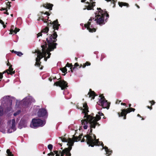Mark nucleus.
Masks as SVG:
<instances>
[{
	"label": "nucleus",
	"mask_w": 156,
	"mask_h": 156,
	"mask_svg": "<svg viewBox=\"0 0 156 156\" xmlns=\"http://www.w3.org/2000/svg\"><path fill=\"white\" fill-rule=\"evenodd\" d=\"M54 85L59 86L61 88L62 90L66 88L67 87V83L64 80H61L56 82Z\"/></svg>",
	"instance_id": "1a4fd4ad"
},
{
	"label": "nucleus",
	"mask_w": 156,
	"mask_h": 156,
	"mask_svg": "<svg viewBox=\"0 0 156 156\" xmlns=\"http://www.w3.org/2000/svg\"><path fill=\"white\" fill-rule=\"evenodd\" d=\"M28 100H27V99H26V98H24L23 99V102H26V101L27 102H26L23 103V104H24V105H28L29 104V103L28 102H27Z\"/></svg>",
	"instance_id": "393cba45"
},
{
	"label": "nucleus",
	"mask_w": 156,
	"mask_h": 156,
	"mask_svg": "<svg viewBox=\"0 0 156 156\" xmlns=\"http://www.w3.org/2000/svg\"><path fill=\"white\" fill-rule=\"evenodd\" d=\"M121 101H116V104H119V103Z\"/></svg>",
	"instance_id": "58836bf2"
},
{
	"label": "nucleus",
	"mask_w": 156,
	"mask_h": 156,
	"mask_svg": "<svg viewBox=\"0 0 156 156\" xmlns=\"http://www.w3.org/2000/svg\"><path fill=\"white\" fill-rule=\"evenodd\" d=\"M10 2H8L7 4V7L9 9H10V7H11V5H10Z\"/></svg>",
	"instance_id": "7c9ffc66"
},
{
	"label": "nucleus",
	"mask_w": 156,
	"mask_h": 156,
	"mask_svg": "<svg viewBox=\"0 0 156 156\" xmlns=\"http://www.w3.org/2000/svg\"><path fill=\"white\" fill-rule=\"evenodd\" d=\"M137 115V116H138V117H141L140 115H139V114H138Z\"/></svg>",
	"instance_id": "de8ad7c7"
},
{
	"label": "nucleus",
	"mask_w": 156,
	"mask_h": 156,
	"mask_svg": "<svg viewBox=\"0 0 156 156\" xmlns=\"http://www.w3.org/2000/svg\"><path fill=\"white\" fill-rule=\"evenodd\" d=\"M142 120H144V119L143 118H142Z\"/></svg>",
	"instance_id": "13d9d810"
},
{
	"label": "nucleus",
	"mask_w": 156,
	"mask_h": 156,
	"mask_svg": "<svg viewBox=\"0 0 156 156\" xmlns=\"http://www.w3.org/2000/svg\"><path fill=\"white\" fill-rule=\"evenodd\" d=\"M6 10V9H5V8H2V9H1V10Z\"/></svg>",
	"instance_id": "49530a36"
},
{
	"label": "nucleus",
	"mask_w": 156,
	"mask_h": 156,
	"mask_svg": "<svg viewBox=\"0 0 156 156\" xmlns=\"http://www.w3.org/2000/svg\"><path fill=\"white\" fill-rule=\"evenodd\" d=\"M15 0H12V1H14Z\"/></svg>",
	"instance_id": "bf43d9fd"
},
{
	"label": "nucleus",
	"mask_w": 156,
	"mask_h": 156,
	"mask_svg": "<svg viewBox=\"0 0 156 156\" xmlns=\"http://www.w3.org/2000/svg\"><path fill=\"white\" fill-rule=\"evenodd\" d=\"M104 148L107 154H108V155H107V156H109L112 153V151H109L108 149V147L106 146Z\"/></svg>",
	"instance_id": "4be33fe9"
},
{
	"label": "nucleus",
	"mask_w": 156,
	"mask_h": 156,
	"mask_svg": "<svg viewBox=\"0 0 156 156\" xmlns=\"http://www.w3.org/2000/svg\"><path fill=\"white\" fill-rule=\"evenodd\" d=\"M131 106V104H129V107H130Z\"/></svg>",
	"instance_id": "3c124183"
},
{
	"label": "nucleus",
	"mask_w": 156,
	"mask_h": 156,
	"mask_svg": "<svg viewBox=\"0 0 156 156\" xmlns=\"http://www.w3.org/2000/svg\"><path fill=\"white\" fill-rule=\"evenodd\" d=\"M119 6L122 7V6H125L128 7L129 5L128 3L123 2H119Z\"/></svg>",
	"instance_id": "5701e85b"
},
{
	"label": "nucleus",
	"mask_w": 156,
	"mask_h": 156,
	"mask_svg": "<svg viewBox=\"0 0 156 156\" xmlns=\"http://www.w3.org/2000/svg\"><path fill=\"white\" fill-rule=\"evenodd\" d=\"M98 11L95 13V21L98 24L102 23L104 21V17L106 16L107 17L108 16V14L106 13L105 11L102 10L100 8H97Z\"/></svg>",
	"instance_id": "20e7f679"
},
{
	"label": "nucleus",
	"mask_w": 156,
	"mask_h": 156,
	"mask_svg": "<svg viewBox=\"0 0 156 156\" xmlns=\"http://www.w3.org/2000/svg\"><path fill=\"white\" fill-rule=\"evenodd\" d=\"M6 14L8 15L9 14V13L7 12V10H6V11L5 12H4Z\"/></svg>",
	"instance_id": "37998d69"
},
{
	"label": "nucleus",
	"mask_w": 156,
	"mask_h": 156,
	"mask_svg": "<svg viewBox=\"0 0 156 156\" xmlns=\"http://www.w3.org/2000/svg\"><path fill=\"white\" fill-rule=\"evenodd\" d=\"M43 12H41V13L39 14L38 15V18L37 19L38 21H40V20H41L44 22V23L47 22V20H48L49 17L48 16H47V18H44V16L43 15H46L47 16H49L50 15V14H49L48 12H46L42 14Z\"/></svg>",
	"instance_id": "9d476101"
},
{
	"label": "nucleus",
	"mask_w": 156,
	"mask_h": 156,
	"mask_svg": "<svg viewBox=\"0 0 156 156\" xmlns=\"http://www.w3.org/2000/svg\"><path fill=\"white\" fill-rule=\"evenodd\" d=\"M12 52H14V53H16V54H17V52H18L16 51H14V50H12Z\"/></svg>",
	"instance_id": "a19ab883"
},
{
	"label": "nucleus",
	"mask_w": 156,
	"mask_h": 156,
	"mask_svg": "<svg viewBox=\"0 0 156 156\" xmlns=\"http://www.w3.org/2000/svg\"><path fill=\"white\" fill-rule=\"evenodd\" d=\"M72 69V68L71 67V68H70V69H71V71L72 72H73V70L72 69Z\"/></svg>",
	"instance_id": "09e8293b"
},
{
	"label": "nucleus",
	"mask_w": 156,
	"mask_h": 156,
	"mask_svg": "<svg viewBox=\"0 0 156 156\" xmlns=\"http://www.w3.org/2000/svg\"><path fill=\"white\" fill-rule=\"evenodd\" d=\"M100 98H104V97L103 96V94H100L99 96Z\"/></svg>",
	"instance_id": "4c0bfd02"
},
{
	"label": "nucleus",
	"mask_w": 156,
	"mask_h": 156,
	"mask_svg": "<svg viewBox=\"0 0 156 156\" xmlns=\"http://www.w3.org/2000/svg\"><path fill=\"white\" fill-rule=\"evenodd\" d=\"M121 105H126V103H121Z\"/></svg>",
	"instance_id": "a18cd8bd"
},
{
	"label": "nucleus",
	"mask_w": 156,
	"mask_h": 156,
	"mask_svg": "<svg viewBox=\"0 0 156 156\" xmlns=\"http://www.w3.org/2000/svg\"><path fill=\"white\" fill-rule=\"evenodd\" d=\"M34 108H37V109H38L39 108V106H36L34 107Z\"/></svg>",
	"instance_id": "79ce46f5"
},
{
	"label": "nucleus",
	"mask_w": 156,
	"mask_h": 156,
	"mask_svg": "<svg viewBox=\"0 0 156 156\" xmlns=\"http://www.w3.org/2000/svg\"><path fill=\"white\" fill-rule=\"evenodd\" d=\"M7 62H8L7 63V65L8 66H9V69L6 70L5 71L3 72V73L6 72L8 74H9L11 75H12L15 72L14 71H13V69L12 68V65L10 64L8 61Z\"/></svg>",
	"instance_id": "ddd939ff"
},
{
	"label": "nucleus",
	"mask_w": 156,
	"mask_h": 156,
	"mask_svg": "<svg viewBox=\"0 0 156 156\" xmlns=\"http://www.w3.org/2000/svg\"><path fill=\"white\" fill-rule=\"evenodd\" d=\"M98 114L100 116H102V115H103V114L101 112H98Z\"/></svg>",
	"instance_id": "c9c22d12"
},
{
	"label": "nucleus",
	"mask_w": 156,
	"mask_h": 156,
	"mask_svg": "<svg viewBox=\"0 0 156 156\" xmlns=\"http://www.w3.org/2000/svg\"><path fill=\"white\" fill-rule=\"evenodd\" d=\"M92 20V19L90 18L87 24H85L84 26L90 32H95L96 31V29L95 28H91V27H90V21Z\"/></svg>",
	"instance_id": "f8f14e48"
},
{
	"label": "nucleus",
	"mask_w": 156,
	"mask_h": 156,
	"mask_svg": "<svg viewBox=\"0 0 156 156\" xmlns=\"http://www.w3.org/2000/svg\"><path fill=\"white\" fill-rule=\"evenodd\" d=\"M102 144V147H103V146H104V145H103V144Z\"/></svg>",
	"instance_id": "4d7b16f0"
},
{
	"label": "nucleus",
	"mask_w": 156,
	"mask_h": 156,
	"mask_svg": "<svg viewBox=\"0 0 156 156\" xmlns=\"http://www.w3.org/2000/svg\"><path fill=\"white\" fill-rule=\"evenodd\" d=\"M20 29L19 28H18L16 27L15 28L14 30H13L12 29H11L10 30V33H9L10 34H12L13 33H14L15 34H16L17 32H19Z\"/></svg>",
	"instance_id": "412c9836"
},
{
	"label": "nucleus",
	"mask_w": 156,
	"mask_h": 156,
	"mask_svg": "<svg viewBox=\"0 0 156 156\" xmlns=\"http://www.w3.org/2000/svg\"><path fill=\"white\" fill-rule=\"evenodd\" d=\"M136 5L137 7H138V8H139L140 7L138 5Z\"/></svg>",
	"instance_id": "8fccbe9b"
},
{
	"label": "nucleus",
	"mask_w": 156,
	"mask_h": 156,
	"mask_svg": "<svg viewBox=\"0 0 156 156\" xmlns=\"http://www.w3.org/2000/svg\"><path fill=\"white\" fill-rule=\"evenodd\" d=\"M2 77H3V74L2 73H0V81L2 79Z\"/></svg>",
	"instance_id": "f704fd0d"
},
{
	"label": "nucleus",
	"mask_w": 156,
	"mask_h": 156,
	"mask_svg": "<svg viewBox=\"0 0 156 156\" xmlns=\"http://www.w3.org/2000/svg\"><path fill=\"white\" fill-rule=\"evenodd\" d=\"M155 20H156V19Z\"/></svg>",
	"instance_id": "052dcab7"
},
{
	"label": "nucleus",
	"mask_w": 156,
	"mask_h": 156,
	"mask_svg": "<svg viewBox=\"0 0 156 156\" xmlns=\"http://www.w3.org/2000/svg\"><path fill=\"white\" fill-rule=\"evenodd\" d=\"M82 134H80L78 137H76L73 135V140L70 138H69L68 140L65 138H62L61 137L59 138L61 139L62 141L64 142H68L67 145L69 146L68 148H66L64 150L58 151H55L54 152L56 154L55 156H71V154L70 151L72 148V146L74 144V142H77L80 140L82 136Z\"/></svg>",
	"instance_id": "7ed1b4c3"
},
{
	"label": "nucleus",
	"mask_w": 156,
	"mask_h": 156,
	"mask_svg": "<svg viewBox=\"0 0 156 156\" xmlns=\"http://www.w3.org/2000/svg\"><path fill=\"white\" fill-rule=\"evenodd\" d=\"M11 16H13V15L12 14H11Z\"/></svg>",
	"instance_id": "5fc2aeb1"
},
{
	"label": "nucleus",
	"mask_w": 156,
	"mask_h": 156,
	"mask_svg": "<svg viewBox=\"0 0 156 156\" xmlns=\"http://www.w3.org/2000/svg\"><path fill=\"white\" fill-rule=\"evenodd\" d=\"M53 5L50 3H45L43 5V7L47 9H50V10L52 9V8Z\"/></svg>",
	"instance_id": "6ab92c4d"
},
{
	"label": "nucleus",
	"mask_w": 156,
	"mask_h": 156,
	"mask_svg": "<svg viewBox=\"0 0 156 156\" xmlns=\"http://www.w3.org/2000/svg\"><path fill=\"white\" fill-rule=\"evenodd\" d=\"M90 63L88 62H86L85 64H83V65H81V66L83 68H85L87 66H90Z\"/></svg>",
	"instance_id": "b1692460"
},
{
	"label": "nucleus",
	"mask_w": 156,
	"mask_h": 156,
	"mask_svg": "<svg viewBox=\"0 0 156 156\" xmlns=\"http://www.w3.org/2000/svg\"><path fill=\"white\" fill-rule=\"evenodd\" d=\"M45 152H44L43 153V154H45Z\"/></svg>",
	"instance_id": "6e6d98bb"
},
{
	"label": "nucleus",
	"mask_w": 156,
	"mask_h": 156,
	"mask_svg": "<svg viewBox=\"0 0 156 156\" xmlns=\"http://www.w3.org/2000/svg\"><path fill=\"white\" fill-rule=\"evenodd\" d=\"M147 107L148 108H149L150 110H151L152 109V107H150L149 106H147Z\"/></svg>",
	"instance_id": "e433bc0d"
},
{
	"label": "nucleus",
	"mask_w": 156,
	"mask_h": 156,
	"mask_svg": "<svg viewBox=\"0 0 156 156\" xmlns=\"http://www.w3.org/2000/svg\"><path fill=\"white\" fill-rule=\"evenodd\" d=\"M97 103L98 105H101L104 108L108 109L110 106V104L105 100V98H100Z\"/></svg>",
	"instance_id": "423d86ee"
},
{
	"label": "nucleus",
	"mask_w": 156,
	"mask_h": 156,
	"mask_svg": "<svg viewBox=\"0 0 156 156\" xmlns=\"http://www.w3.org/2000/svg\"><path fill=\"white\" fill-rule=\"evenodd\" d=\"M53 146L51 144H49L48 145V148L50 150H51Z\"/></svg>",
	"instance_id": "cd10ccee"
},
{
	"label": "nucleus",
	"mask_w": 156,
	"mask_h": 156,
	"mask_svg": "<svg viewBox=\"0 0 156 156\" xmlns=\"http://www.w3.org/2000/svg\"><path fill=\"white\" fill-rule=\"evenodd\" d=\"M51 24H53V28L54 30H58V27L60 25L58 24L57 20L54 21Z\"/></svg>",
	"instance_id": "dca6fc26"
},
{
	"label": "nucleus",
	"mask_w": 156,
	"mask_h": 156,
	"mask_svg": "<svg viewBox=\"0 0 156 156\" xmlns=\"http://www.w3.org/2000/svg\"><path fill=\"white\" fill-rule=\"evenodd\" d=\"M149 102L151 103V105H154L155 103V102L154 101H150Z\"/></svg>",
	"instance_id": "473e14b6"
},
{
	"label": "nucleus",
	"mask_w": 156,
	"mask_h": 156,
	"mask_svg": "<svg viewBox=\"0 0 156 156\" xmlns=\"http://www.w3.org/2000/svg\"><path fill=\"white\" fill-rule=\"evenodd\" d=\"M12 122V126L11 127V130L10 131V129H9L8 130V133H11L12 132L16 130V128L15 127V119H12L11 121Z\"/></svg>",
	"instance_id": "2eb2a0df"
},
{
	"label": "nucleus",
	"mask_w": 156,
	"mask_h": 156,
	"mask_svg": "<svg viewBox=\"0 0 156 156\" xmlns=\"http://www.w3.org/2000/svg\"><path fill=\"white\" fill-rule=\"evenodd\" d=\"M57 35L56 32L53 34H50L49 37L46 39V41L41 46L42 51L39 50H36L35 52L37 54V57L36 58L35 65L39 66L41 62L40 59L44 58V60L47 61V58H49L51 54L50 51L56 48V43L55 42L57 40Z\"/></svg>",
	"instance_id": "f257e3e1"
},
{
	"label": "nucleus",
	"mask_w": 156,
	"mask_h": 156,
	"mask_svg": "<svg viewBox=\"0 0 156 156\" xmlns=\"http://www.w3.org/2000/svg\"><path fill=\"white\" fill-rule=\"evenodd\" d=\"M94 139L92 138V136L88 135L85 136L87 144H89V146H90L91 147H93L94 145H99L100 144V143L98 140L96 139V136L94 135Z\"/></svg>",
	"instance_id": "39448f33"
},
{
	"label": "nucleus",
	"mask_w": 156,
	"mask_h": 156,
	"mask_svg": "<svg viewBox=\"0 0 156 156\" xmlns=\"http://www.w3.org/2000/svg\"><path fill=\"white\" fill-rule=\"evenodd\" d=\"M47 114V111L45 108L40 109L37 112V115L39 117H43Z\"/></svg>",
	"instance_id": "4468645a"
},
{
	"label": "nucleus",
	"mask_w": 156,
	"mask_h": 156,
	"mask_svg": "<svg viewBox=\"0 0 156 156\" xmlns=\"http://www.w3.org/2000/svg\"><path fill=\"white\" fill-rule=\"evenodd\" d=\"M88 94L90 97L94 98L96 96L94 92L92 91L90 89V91L88 92Z\"/></svg>",
	"instance_id": "aec40b11"
},
{
	"label": "nucleus",
	"mask_w": 156,
	"mask_h": 156,
	"mask_svg": "<svg viewBox=\"0 0 156 156\" xmlns=\"http://www.w3.org/2000/svg\"><path fill=\"white\" fill-rule=\"evenodd\" d=\"M49 30V28L48 27H46L44 29L42 30L41 32L38 33L37 34V37L41 36L42 33H47Z\"/></svg>",
	"instance_id": "f3484780"
},
{
	"label": "nucleus",
	"mask_w": 156,
	"mask_h": 156,
	"mask_svg": "<svg viewBox=\"0 0 156 156\" xmlns=\"http://www.w3.org/2000/svg\"><path fill=\"white\" fill-rule=\"evenodd\" d=\"M17 55L19 56H21L22 55H23V54L20 52H17Z\"/></svg>",
	"instance_id": "2f4dec72"
},
{
	"label": "nucleus",
	"mask_w": 156,
	"mask_h": 156,
	"mask_svg": "<svg viewBox=\"0 0 156 156\" xmlns=\"http://www.w3.org/2000/svg\"><path fill=\"white\" fill-rule=\"evenodd\" d=\"M20 112V110L18 111L17 112H15L14 113V115L15 116H16L17 115H18Z\"/></svg>",
	"instance_id": "c756f323"
},
{
	"label": "nucleus",
	"mask_w": 156,
	"mask_h": 156,
	"mask_svg": "<svg viewBox=\"0 0 156 156\" xmlns=\"http://www.w3.org/2000/svg\"><path fill=\"white\" fill-rule=\"evenodd\" d=\"M85 139L84 138H83L81 141V142H84L85 141Z\"/></svg>",
	"instance_id": "c03bdc74"
},
{
	"label": "nucleus",
	"mask_w": 156,
	"mask_h": 156,
	"mask_svg": "<svg viewBox=\"0 0 156 156\" xmlns=\"http://www.w3.org/2000/svg\"><path fill=\"white\" fill-rule=\"evenodd\" d=\"M83 107L84 108L83 112L85 114L84 119L81 121L82 125H83V128L87 129L88 126L90 127V133L92 131V128H95L96 125L99 126L97 121L99 120L101 117L98 115H96V117H93L92 115H88V108L87 103L83 104Z\"/></svg>",
	"instance_id": "f03ea898"
},
{
	"label": "nucleus",
	"mask_w": 156,
	"mask_h": 156,
	"mask_svg": "<svg viewBox=\"0 0 156 156\" xmlns=\"http://www.w3.org/2000/svg\"><path fill=\"white\" fill-rule=\"evenodd\" d=\"M48 156L52 155L54 156V154L53 152H51L50 153H49L48 154Z\"/></svg>",
	"instance_id": "72a5a7b5"
},
{
	"label": "nucleus",
	"mask_w": 156,
	"mask_h": 156,
	"mask_svg": "<svg viewBox=\"0 0 156 156\" xmlns=\"http://www.w3.org/2000/svg\"><path fill=\"white\" fill-rule=\"evenodd\" d=\"M72 66V65L71 64H69L68 63H67L66 64V66L64 67L63 68L61 69V70L62 71V72L63 73H65L66 72L67 70L66 68V67H71Z\"/></svg>",
	"instance_id": "a211bd4d"
},
{
	"label": "nucleus",
	"mask_w": 156,
	"mask_h": 156,
	"mask_svg": "<svg viewBox=\"0 0 156 156\" xmlns=\"http://www.w3.org/2000/svg\"><path fill=\"white\" fill-rule=\"evenodd\" d=\"M135 110L134 108H127L126 109H124L122 110V112L120 113V115L119 113H118L119 116H124V119H126V116L127 113H129L132 111L134 112Z\"/></svg>",
	"instance_id": "6e6552de"
},
{
	"label": "nucleus",
	"mask_w": 156,
	"mask_h": 156,
	"mask_svg": "<svg viewBox=\"0 0 156 156\" xmlns=\"http://www.w3.org/2000/svg\"><path fill=\"white\" fill-rule=\"evenodd\" d=\"M0 23H1L3 25V27L4 28H5L6 26L4 25V22L1 20H0Z\"/></svg>",
	"instance_id": "c85d7f7f"
},
{
	"label": "nucleus",
	"mask_w": 156,
	"mask_h": 156,
	"mask_svg": "<svg viewBox=\"0 0 156 156\" xmlns=\"http://www.w3.org/2000/svg\"><path fill=\"white\" fill-rule=\"evenodd\" d=\"M28 122V118H22L19 124V127L20 129H21L23 127H27Z\"/></svg>",
	"instance_id": "9b49d317"
},
{
	"label": "nucleus",
	"mask_w": 156,
	"mask_h": 156,
	"mask_svg": "<svg viewBox=\"0 0 156 156\" xmlns=\"http://www.w3.org/2000/svg\"><path fill=\"white\" fill-rule=\"evenodd\" d=\"M3 110L2 107L0 106V115H1L3 114Z\"/></svg>",
	"instance_id": "bb28decb"
},
{
	"label": "nucleus",
	"mask_w": 156,
	"mask_h": 156,
	"mask_svg": "<svg viewBox=\"0 0 156 156\" xmlns=\"http://www.w3.org/2000/svg\"><path fill=\"white\" fill-rule=\"evenodd\" d=\"M112 2H113V3H114L115 1L114 0H113Z\"/></svg>",
	"instance_id": "864d4df0"
},
{
	"label": "nucleus",
	"mask_w": 156,
	"mask_h": 156,
	"mask_svg": "<svg viewBox=\"0 0 156 156\" xmlns=\"http://www.w3.org/2000/svg\"><path fill=\"white\" fill-rule=\"evenodd\" d=\"M33 126L31 125V127L35 128L39 126H42L44 124L43 122L40 119H33L32 121Z\"/></svg>",
	"instance_id": "0eeeda50"
},
{
	"label": "nucleus",
	"mask_w": 156,
	"mask_h": 156,
	"mask_svg": "<svg viewBox=\"0 0 156 156\" xmlns=\"http://www.w3.org/2000/svg\"><path fill=\"white\" fill-rule=\"evenodd\" d=\"M6 152L8 154V156H13L11 152L10 151V150L9 149H8L7 150Z\"/></svg>",
	"instance_id": "a878e982"
},
{
	"label": "nucleus",
	"mask_w": 156,
	"mask_h": 156,
	"mask_svg": "<svg viewBox=\"0 0 156 156\" xmlns=\"http://www.w3.org/2000/svg\"><path fill=\"white\" fill-rule=\"evenodd\" d=\"M106 1H110L111 0H106Z\"/></svg>",
	"instance_id": "603ef678"
},
{
	"label": "nucleus",
	"mask_w": 156,
	"mask_h": 156,
	"mask_svg": "<svg viewBox=\"0 0 156 156\" xmlns=\"http://www.w3.org/2000/svg\"><path fill=\"white\" fill-rule=\"evenodd\" d=\"M78 64L77 63H76L75 64L74 66H78Z\"/></svg>",
	"instance_id": "ea45409f"
}]
</instances>
